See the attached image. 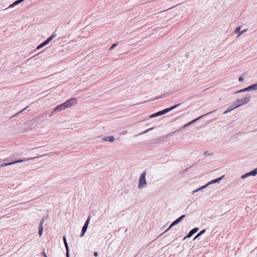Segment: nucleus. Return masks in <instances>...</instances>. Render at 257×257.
Masks as SVG:
<instances>
[{
    "label": "nucleus",
    "instance_id": "3",
    "mask_svg": "<svg viewBox=\"0 0 257 257\" xmlns=\"http://www.w3.org/2000/svg\"><path fill=\"white\" fill-rule=\"evenodd\" d=\"M180 105V103L174 105L170 107L165 108L162 110L159 111L156 113H153L150 116V118H154L160 115H164L166 113L174 109Z\"/></svg>",
    "mask_w": 257,
    "mask_h": 257
},
{
    "label": "nucleus",
    "instance_id": "27",
    "mask_svg": "<svg viewBox=\"0 0 257 257\" xmlns=\"http://www.w3.org/2000/svg\"><path fill=\"white\" fill-rule=\"evenodd\" d=\"M238 80L240 82H243L244 81V79H243V78L242 77L240 76V77H239Z\"/></svg>",
    "mask_w": 257,
    "mask_h": 257
},
{
    "label": "nucleus",
    "instance_id": "8",
    "mask_svg": "<svg viewBox=\"0 0 257 257\" xmlns=\"http://www.w3.org/2000/svg\"><path fill=\"white\" fill-rule=\"evenodd\" d=\"M215 111V110L210 111V112H208V113H206V114H204V115H201V116H200L198 117V118H196V119H194V120H192V121H191L189 122H188V123H187V124H186L184 125L183 126V127H183V128H185L186 127H187L188 126H189V125H191V124H192L193 123H194V122H196L197 120H199V119H200V118H202V117H203V116H205V115H207V114H209V113H212V112H214V111Z\"/></svg>",
    "mask_w": 257,
    "mask_h": 257
},
{
    "label": "nucleus",
    "instance_id": "2",
    "mask_svg": "<svg viewBox=\"0 0 257 257\" xmlns=\"http://www.w3.org/2000/svg\"><path fill=\"white\" fill-rule=\"evenodd\" d=\"M77 101L76 99L75 98H72L69 99H68L65 102L57 105L54 108V111H56V112L61 111L68 107H71V106L74 105L77 103Z\"/></svg>",
    "mask_w": 257,
    "mask_h": 257
},
{
    "label": "nucleus",
    "instance_id": "23",
    "mask_svg": "<svg viewBox=\"0 0 257 257\" xmlns=\"http://www.w3.org/2000/svg\"><path fill=\"white\" fill-rule=\"evenodd\" d=\"M172 227H171V225H170V226L164 231L162 233H161L160 235H159L158 237H159L160 236H161V235H162L163 234H164L165 233L167 232V231H168Z\"/></svg>",
    "mask_w": 257,
    "mask_h": 257
},
{
    "label": "nucleus",
    "instance_id": "24",
    "mask_svg": "<svg viewBox=\"0 0 257 257\" xmlns=\"http://www.w3.org/2000/svg\"><path fill=\"white\" fill-rule=\"evenodd\" d=\"M117 45V43L113 44L109 48V50H111L114 49Z\"/></svg>",
    "mask_w": 257,
    "mask_h": 257
},
{
    "label": "nucleus",
    "instance_id": "5",
    "mask_svg": "<svg viewBox=\"0 0 257 257\" xmlns=\"http://www.w3.org/2000/svg\"><path fill=\"white\" fill-rule=\"evenodd\" d=\"M146 173H147L146 171H144L141 175V176L139 178V185H138L139 189L143 188L144 187V186L147 185V182H146Z\"/></svg>",
    "mask_w": 257,
    "mask_h": 257
},
{
    "label": "nucleus",
    "instance_id": "31",
    "mask_svg": "<svg viewBox=\"0 0 257 257\" xmlns=\"http://www.w3.org/2000/svg\"><path fill=\"white\" fill-rule=\"evenodd\" d=\"M93 255H94L95 256L97 257V256H98V252H94Z\"/></svg>",
    "mask_w": 257,
    "mask_h": 257
},
{
    "label": "nucleus",
    "instance_id": "13",
    "mask_svg": "<svg viewBox=\"0 0 257 257\" xmlns=\"http://www.w3.org/2000/svg\"><path fill=\"white\" fill-rule=\"evenodd\" d=\"M236 108V106L233 103L231 105H230L225 111H224L223 114H226L227 113L234 110Z\"/></svg>",
    "mask_w": 257,
    "mask_h": 257
},
{
    "label": "nucleus",
    "instance_id": "25",
    "mask_svg": "<svg viewBox=\"0 0 257 257\" xmlns=\"http://www.w3.org/2000/svg\"><path fill=\"white\" fill-rule=\"evenodd\" d=\"M28 107H25V108H24L23 109H22V110H21L20 111H19V112L16 113L15 114H14L13 116H12L11 117H14L15 116H16V115H17L18 114H19V113H20L21 112H22V111H23L24 110H25Z\"/></svg>",
    "mask_w": 257,
    "mask_h": 257
},
{
    "label": "nucleus",
    "instance_id": "32",
    "mask_svg": "<svg viewBox=\"0 0 257 257\" xmlns=\"http://www.w3.org/2000/svg\"><path fill=\"white\" fill-rule=\"evenodd\" d=\"M42 254H43V255L44 256V257H47V255L45 251H43Z\"/></svg>",
    "mask_w": 257,
    "mask_h": 257
},
{
    "label": "nucleus",
    "instance_id": "15",
    "mask_svg": "<svg viewBox=\"0 0 257 257\" xmlns=\"http://www.w3.org/2000/svg\"><path fill=\"white\" fill-rule=\"evenodd\" d=\"M208 186L207 185V184L205 185H203L202 186H201V187L196 189V190H194L193 192H192V194H194L196 192H197L199 191H201L203 189H205V188H206Z\"/></svg>",
    "mask_w": 257,
    "mask_h": 257
},
{
    "label": "nucleus",
    "instance_id": "22",
    "mask_svg": "<svg viewBox=\"0 0 257 257\" xmlns=\"http://www.w3.org/2000/svg\"><path fill=\"white\" fill-rule=\"evenodd\" d=\"M154 129V127H151L149 129H147L145 131H144V132H142V133H140L139 134V135H143V134H146L148 132H150V131Z\"/></svg>",
    "mask_w": 257,
    "mask_h": 257
},
{
    "label": "nucleus",
    "instance_id": "4",
    "mask_svg": "<svg viewBox=\"0 0 257 257\" xmlns=\"http://www.w3.org/2000/svg\"><path fill=\"white\" fill-rule=\"evenodd\" d=\"M250 100V96H248L241 99H238L234 102V105L238 108L242 105L248 103Z\"/></svg>",
    "mask_w": 257,
    "mask_h": 257
},
{
    "label": "nucleus",
    "instance_id": "7",
    "mask_svg": "<svg viewBox=\"0 0 257 257\" xmlns=\"http://www.w3.org/2000/svg\"><path fill=\"white\" fill-rule=\"evenodd\" d=\"M256 174H257V168H255L251 171L246 173L245 174L242 175L241 176V178L242 179H244V178H245L248 176H255Z\"/></svg>",
    "mask_w": 257,
    "mask_h": 257
},
{
    "label": "nucleus",
    "instance_id": "28",
    "mask_svg": "<svg viewBox=\"0 0 257 257\" xmlns=\"http://www.w3.org/2000/svg\"><path fill=\"white\" fill-rule=\"evenodd\" d=\"M243 90H244V91H250V89H249V87L248 86L245 88H243Z\"/></svg>",
    "mask_w": 257,
    "mask_h": 257
},
{
    "label": "nucleus",
    "instance_id": "11",
    "mask_svg": "<svg viewBox=\"0 0 257 257\" xmlns=\"http://www.w3.org/2000/svg\"><path fill=\"white\" fill-rule=\"evenodd\" d=\"M199 230L198 227H195L191 229L187 235V237H191L194 234H195L196 232L198 231Z\"/></svg>",
    "mask_w": 257,
    "mask_h": 257
},
{
    "label": "nucleus",
    "instance_id": "19",
    "mask_svg": "<svg viewBox=\"0 0 257 257\" xmlns=\"http://www.w3.org/2000/svg\"><path fill=\"white\" fill-rule=\"evenodd\" d=\"M206 232V229H204L202 230L200 232H199L195 237L194 238V240L197 238L198 237L204 234Z\"/></svg>",
    "mask_w": 257,
    "mask_h": 257
},
{
    "label": "nucleus",
    "instance_id": "21",
    "mask_svg": "<svg viewBox=\"0 0 257 257\" xmlns=\"http://www.w3.org/2000/svg\"><path fill=\"white\" fill-rule=\"evenodd\" d=\"M46 45V44H45V43L44 42V41L41 44H40V45H39L36 49L37 50H39L40 49H41L42 48H43V47L45 46Z\"/></svg>",
    "mask_w": 257,
    "mask_h": 257
},
{
    "label": "nucleus",
    "instance_id": "26",
    "mask_svg": "<svg viewBox=\"0 0 257 257\" xmlns=\"http://www.w3.org/2000/svg\"><path fill=\"white\" fill-rule=\"evenodd\" d=\"M244 92V91L243 89H240L239 90L234 92V93H241V92Z\"/></svg>",
    "mask_w": 257,
    "mask_h": 257
},
{
    "label": "nucleus",
    "instance_id": "9",
    "mask_svg": "<svg viewBox=\"0 0 257 257\" xmlns=\"http://www.w3.org/2000/svg\"><path fill=\"white\" fill-rule=\"evenodd\" d=\"M63 242H64V245H65V247L66 250V257H69V247H68V244L67 243L66 238L65 236H64L63 237Z\"/></svg>",
    "mask_w": 257,
    "mask_h": 257
},
{
    "label": "nucleus",
    "instance_id": "10",
    "mask_svg": "<svg viewBox=\"0 0 257 257\" xmlns=\"http://www.w3.org/2000/svg\"><path fill=\"white\" fill-rule=\"evenodd\" d=\"M45 221V219L44 218H42L41 219V220L40 221V223H39V235L41 236L42 234V233H43V223Z\"/></svg>",
    "mask_w": 257,
    "mask_h": 257
},
{
    "label": "nucleus",
    "instance_id": "16",
    "mask_svg": "<svg viewBox=\"0 0 257 257\" xmlns=\"http://www.w3.org/2000/svg\"><path fill=\"white\" fill-rule=\"evenodd\" d=\"M181 220L179 217L175 220H174L171 224V227H173L174 226L176 225V224H178L180 222H181Z\"/></svg>",
    "mask_w": 257,
    "mask_h": 257
},
{
    "label": "nucleus",
    "instance_id": "30",
    "mask_svg": "<svg viewBox=\"0 0 257 257\" xmlns=\"http://www.w3.org/2000/svg\"><path fill=\"white\" fill-rule=\"evenodd\" d=\"M55 113H57V112H56V111H54V109L53 111L52 112H51V113L50 114L49 116L51 117L52 116V115Z\"/></svg>",
    "mask_w": 257,
    "mask_h": 257
},
{
    "label": "nucleus",
    "instance_id": "18",
    "mask_svg": "<svg viewBox=\"0 0 257 257\" xmlns=\"http://www.w3.org/2000/svg\"><path fill=\"white\" fill-rule=\"evenodd\" d=\"M249 87L250 91L256 90H257V83L255 84H252V85L249 86Z\"/></svg>",
    "mask_w": 257,
    "mask_h": 257
},
{
    "label": "nucleus",
    "instance_id": "17",
    "mask_svg": "<svg viewBox=\"0 0 257 257\" xmlns=\"http://www.w3.org/2000/svg\"><path fill=\"white\" fill-rule=\"evenodd\" d=\"M103 140L105 141H109V142H112L114 140V138L113 136H109V137H106V138H104Z\"/></svg>",
    "mask_w": 257,
    "mask_h": 257
},
{
    "label": "nucleus",
    "instance_id": "6",
    "mask_svg": "<svg viewBox=\"0 0 257 257\" xmlns=\"http://www.w3.org/2000/svg\"><path fill=\"white\" fill-rule=\"evenodd\" d=\"M90 216H88L86 221H85L83 226L82 227L81 232V233L80 235V237H82L84 235L85 233L86 232L87 229L88 228V226L89 225V222H90Z\"/></svg>",
    "mask_w": 257,
    "mask_h": 257
},
{
    "label": "nucleus",
    "instance_id": "14",
    "mask_svg": "<svg viewBox=\"0 0 257 257\" xmlns=\"http://www.w3.org/2000/svg\"><path fill=\"white\" fill-rule=\"evenodd\" d=\"M224 177V175L222 176L221 177L217 178V179H214L210 182H209L208 183H207V185L208 186L212 183H217V182H218L219 181H220Z\"/></svg>",
    "mask_w": 257,
    "mask_h": 257
},
{
    "label": "nucleus",
    "instance_id": "1",
    "mask_svg": "<svg viewBox=\"0 0 257 257\" xmlns=\"http://www.w3.org/2000/svg\"><path fill=\"white\" fill-rule=\"evenodd\" d=\"M59 154V152H51L49 153L40 155L38 157L25 158V159H23L22 160H18L15 161H14L12 162L4 163V164L0 165V167H3L7 166H10V165H12L13 164H15L16 163H21V162H26L27 161L34 160L36 159L42 158V157L47 156H51L52 155H58Z\"/></svg>",
    "mask_w": 257,
    "mask_h": 257
},
{
    "label": "nucleus",
    "instance_id": "33",
    "mask_svg": "<svg viewBox=\"0 0 257 257\" xmlns=\"http://www.w3.org/2000/svg\"><path fill=\"white\" fill-rule=\"evenodd\" d=\"M44 42L45 43V44L47 45H48L50 42L49 41H48V40H46L44 41Z\"/></svg>",
    "mask_w": 257,
    "mask_h": 257
},
{
    "label": "nucleus",
    "instance_id": "12",
    "mask_svg": "<svg viewBox=\"0 0 257 257\" xmlns=\"http://www.w3.org/2000/svg\"><path fill=\"white\" fill-rule=\"evenodd\" d=\"M240 27H237L235 29L234 32L235 33H239V34L237 35V37L240 36L241 35L243 34V33H244L247 31V29H245V30H243L240 31Z\"/></svg>",
    "mask_w": 257,
    "mask_h": 257
},
{
    "label": "nucleus",
    "instance_id": "29",
    "mask_svg": "<svg viewBox=\"0 0 257 257\" xmlns=\"http://www.w3.org/2000/svg\"><path fill=\"white\" fill-rule=\"evenodd\" d=\"M185 217V215H182L181 216L179 217L180 219L182 221Z\"/></svg>",
    "mask_w": 257,
    "mask_h": 257
},
{
    "label": "nucleus",
    "instance_id": "35",
    "mask_svg": "<svg viewBox=\"0 0 257 257\" xmlns=\"http://www.w3.org/2000/svg\"><path fill=\"white\" fill-rule=\"evenodd\" d=\"M190 237H187V235L186 236H185L184 238H183V240H185L187 238H189Z\"/></svg>",
    "mask_w": 257,
    "mask_h": 257
},
{
    "label": "nucleus",
    "instance_id": "20",
    "mask_svg": "<svg viewBox=\"0 0 257 257\" xmlns=\"http://www.w3.org/2000/svg\"><path fill=\"white\" fill-rule=\"evenodd\" d=\"M57 36V35L55 34L54 33L50 37H49L47 40H48V41L50 42L54 38H55Z\"/></svg>",
    "mask_w": 257,
    "mask_h": 257
},
{
    "label": "nucleus",
    "instance_id": "34",
    "mask_svg": "<svg viewBox=\"0 0 257 257\" xmlns=\"http://www.w3.org/2000/svg\"><path fill=\"white\" fill-rule=\"evenodd\" d=\"M207 155H210V154H208L207 152H204V155L205 156H206Z\"/></svg>",
    "mask_w": 257,
    "mask_h": 257
},
{
    "label": "nucleus",
    "instance_id": "36",
    "mask_svg": "<svg viewBox=\"0 0 257 257\" xmlns=\"http://www.w3.org/2000/svg\"><path fill=\"white\" fill-rule=\"evenodd\" d=\"M159 97H156V99H159Z\"/></svg>",
    "mask_w": 257,
    "mask_h": 257
}]
</instances>
